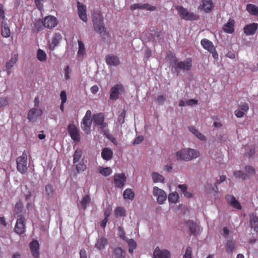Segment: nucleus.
Masks as SVG:
<instances>
[{"label": "nucleus", "mask_w": 258, "mask_h": 258, "mask_svg": "<svg viewBox=\"0 0 258 258\" xmlns=\"http://www.w3.org/2000/svg\"><path fill=\"white\" fill-rule=\"evenodd\" d=\"M245 169L246 172L250 175H253L255 173L254 169L250 166H246Z\"/></svg>", "instance_id": "53"}, {"label": "nucleus", "mask_w": 258, "mask_h": 258, "mask_svg": "<svg viewBox=\"0 0 258 258\" xmlns=\"http://www.w3.org/2000/svg\"><path fill=\"white\" fill-rule=\"evenodd\" d=\"M201 44L203 48L208 51L215 50V46L213 43L207 39H203L201 41Z\"/></svg>", "instance_id": "27"}, {"label": "nucleus", "mask_w": 258, "mask_h": 258, "mask_svg": "<svg viewBox=\"0 0 258 258\" xmlns=\"http://www.w3.org/2000/svg\"><path fill=\"white\" fill-rule=\"evenodd\" d=\"M91 91L93 94H95L98 91V87L97 85H94L91 88Z\"/></svg>", "instance_id": "64"}, {"label": "nucleus", "mask_w": 258, "mask_h": 258, "mask_svg": "<svg viewBox=\"0 0 258 258\" xmlns=\"http://www.w3.org/2000/svg\"><path fill=\"white\" fill-rule=\"evenodd\" d=\"M175 66L174 68V71L178 75L181 70L189 71L191 69L192 67V60L191 58H188L184 61L177 62V59L175 58Z\"/></svg>", "instance_id": "4"}, {"label": "nucleus", "mask_w": 258, "mask_h": 258, "mask_svg": "<svg viewBox=\"0 0 258 258\" xmlns=\"http://www.w3.org/2000/svg\"><path fill=\"white\" fill-rule=\"evenodd\" d=\"M225 199L227 203L232 207L238 210L241 209V206L240 204L236 200L234 196L230 195H226L225 196Z\"/></svg>", "instance_id": "19"}, {"label": "nucleus", "mask_w": 258, "mask_h": 258, "mask_svg": "<svg viewBox=\"0 0 258 258\" xmlns=\"http://www.w3.org/2000/svg\"><path fill=\"white\" fill-rule=\"evenodd\" d=\"M115 215L116 217L125 216V211L123 207H118L115 210Z\"/></svg>", "instance_id": "48"}, {"label": "nucleus", "mask_w": 258, "mask_h": 258, "mask_svg": "<svg viewBox=\"0 0 258 258\" xmlns=\"http://www.w3.org/2000/svg\"><path fill=\"white\" fill-rule=\"evenodd\" d=\"M246 10L250 15L258 17V8L254 5L248 4Z\"/></svg>", "instance_id": "33"}, {"label": "nucleus", "mask_w": 258, "mask_h": 258, "mask_svg": "<svg viewBox=\"0 0 258 258\" xmlns=\"http://www.w3.org/2000/svg\"><path fill=\"white\" fill-rule=\"evenodd\" d=\"M114 183L115 187L122 188L126 180V177L124 173H116L114 175Z\"/></svg>", "instance_id": "9"}, {"label": "nucleus", "mask_w": 258, "mask_h": 258, "mask_svg": "<svg viewBox=\"0 0 258 258\" xmlns=\"http://www.w3.org/2000/svg\"><path fill=\"white\" fill-rule=\"evenodd\" d=\"M178 198L179 196L176 192L171 193L168 196V201L170 203H176L177 202Z\"/></svg>", "instance_id": "47"}, {"label": "nucleus", "mask_w": 258, "mask_h": 258, "mask_svg": "<svg viewBox=\"0 0 258 258\" xmlns=\"http://www.w3.org/2000/svg\"><path fill=\"white\" fill-rule=\"evenodd\" d=\"M108 244L107 239L104 237H99L97 239L95 247L99 250L103 249Z\"/></svg>", "instance_id": "26"}, {"label": "nucleus", "mask_w": 258, "mask_h": 258, "mask_svg": "<svg viewBox=\"0 0 258 258\" xmlns=\"http://www.w3.org/2000/svg\"><path fill=\"white\" fill-rule=\"evenodd\" d=\"M99 172L104 176H107L112 173V170L110 167H99Z\"/></svg>", "instance_id": "43"}, {"label": "nucleus", "mask_w": 258, "mask_h": 258, "mask_svg": "<svg viewBox=\"0 0 258 258\" xmlns=\"http://www.w3.org/2000/svg\"><path fill=\"white\" fill-rule=\"evenodd\" d=\"M249 223L251 228H253L256 232H258V217L254 214L250 215Z\"/></svg>", "instance_id": "29"}, {"label": "nucleus", "mask_w": 258, "mask_h": 258, "mask_svg": "<svg viewBox=\"0 0 258 258\" xmlns=\"http://www.w3.org/2000/svg\"><path fill=\"white\" fill-rule=\"evenodd\" d=\"M130 9L132 11H134L136 9H146L150 11H154L156 10L155 6H151L148 4H136L131 6Z\"/></svg>", "instance_id": "14"}, {"label": "nucleus", "mask_w": 258, "mask_h": 258, "mask_svg": "<svg viewBox=\"0 0 258 258\" xmlns=\"http://www.w3.org/2000/svg\"><path fill=\"white\" fill-rule=\"evenodd\" d=\"M35 3L37 6V8L39 10H41L43 8V5L41 3V2L44 0H34Z\"/></svg>", "instance_id": "57"}, {"label": "nucleus", "mask_w": 258, "mask_h": 258, "mask_svg": "<svg viewBox=\"0 0 258 258\" xmlns=\"http://www.w3.org/2000/svg\"><path fill=\"white\" fill-rule=\"evenodd\" d=\"M233 174L235 177L241 178L243 180H245L246 178V175L240 170L234 171Z\"/></svg>", "instance_id": "49"}, {"label": "nucleus", "mask_w": 258, "mask_h": 258, "mask_svg": "<svg viewBox=\"0 0 258 258\" xmlns=\"http://www.w3.org/2000/svg\"><path fill=\"white\" fill-rule=\"evenodd\" d=\"M61 39V35L59 33H55L52 38L51 43L50 44V49L51 50H54Z\"/></svg>", "instance_id": "25"}, {"label": "nucleus", "mask_w": 258, "mask_h": 258, "mask_svg": "<svg viewBox=\"0 0 258 258\" xmlns=\"http://www.w3.org/2000/svg\"><path fill=\"white\" fill-rule=\"evenodd\" d=\"M69 67L67 66L64 69V76L66 80H68L70 78L69 76Z\"/></svg>", "instance_id": "61"}, {"label": "nucleus", "mask_w": 258, "mask_h": 258, "mask_svg": "<svg viewBox=\"0 0 258 258\" xmlns=\"http://www.w3.org/2000/svg\"><path fill=\"white\" fill-rule=\"evenodd\" d=\"M144 140V137L142 136H138L134 141V144H140Z\"/></svg>", "instance_id": "56"}, {"label": "nucleus", "mask_w": 258, "mask_h": 258, "mask_svg": "<svg viewBox=\"0 0 258 258\" xmlns=\"http://www.w3.org/2000/svg\"><path fill=\"white\" fill-rule=\"evenodd\" d=\"M42 23L45 27L51 29L57 25L58 21L55 17L48 16L44 19Z\"/></svg>", "instance_id": "11"}, {"label": "nucleus", "mask_w": 258, "mask_h": 258, "mask_svg": "<svg viewBox=\"0 0 258 258\" xmlns=\"http://www.w3.org/2000/svg\"><path fill=\"white\" fill-rule=\"evenodd\" d=\"M113 155V152L111 149L105 148L102 149L101 152V157L105 160H110Z\"/></svg>", "instance_id": "31"}, {"label": "nucleus", "mask_w": 258, "mask_h": 258, "mask_svg": "<svg viewBox=\"0 0 258 258\" xmlns=\"http://www.w3.org/2000/svg\"><path fill=\"white\" fill-rule=\"evenodd\" d=\"M31 252L34 258L39 257V244L36 240H33L30 243Z\"/></svg>", "instance_id": "15"}, {"label": "nucleus", "mask_w": 258, "mask_h": 258, "mask_svg": "<svg viewBox=\"0 0 258 258\" xmlns=\"http://www.w3.org/2000/svg\"><path fill=\"white\" fill-rule=\"evenodd\" d=\"M235 21L232 19H229L227 23H226L223 27V29L225 32L232 34L234 31Z\"/></svg>", "instance_id": "22"}, {"label": "nucleus", "mask_w": 258, "mask_h": 258, "mask_svg": "<svg viewBox=\"0 0 258 258\" xmlns=\"http://www.w3.org/2000/svg\"><path fill=\"white\" fill-rule=\"evenodd\" d=\"M91 202L90 196L88 195L84 196L81 201V205L84 210H85L87 205Z\"/></svg>", "instance_id": "39"}, {"label": "nucleus", "mask_w": 258, "mask_h": 258, "mask_svg": "<svg viewBox=\"0 0 258 258\" xmlns=\"http://www.w3.org/2000/svg\"><path fill=\"white\" fill-rule=\"evenodd\" d=\"M18 59V54H15L6 63V71L8 75L12 73V69L14 65L16 63Z\"/></svg>", "instance_id": "21"}, {"label": "nucleus", "mask_w": 258, "mask_h": 258, "mask_svg": "<svg viewBox=\"0 0 258 258\" xmlns=\"http://www.w3.org/2000/svg\"><path fill=\"white\" fill-rule=\"evenodd\" d=\"M92 22L94 30L99 34L105 35L106 29L103 23V17L100 11H96L92 14Z\"/></svg>", "instance_id": "1"}, {"label": "nucleus", "mask_w": 258, "mask_h": 258, "mask_svg": "<svg viewBox=\"0 0 258 258\" xmlns=\"http://www.w3.org/2000/svg\"><path fill=\"white\" fill-rule=\"evenodd\" d=\"M76 170L78 173L84 171L86 169V166L84 163L83 160L79 162L76 165Z\"/></svg>", "instance_id": "46"}, {"label": "nucleus", "mask_w": 258, "mask_h": 258, "mask_svg": "<svg viewBox=\"0 0 258 258\" xmlns=\"http://www.w3.org/2000/svg\"><path fill=\"white\" fill-rule=\"evenodd\" d=\"M186 224L188 227L191 234L196 235L198 233L200 228L196 223L192 221L188 220L186 222Z\"/></svg>", "instance_id": "24"}, {"label": "nucleus", "mask_w": 258, "mask_h": 258, "mask_svg": "<svg viewBox=\"0 0 258 258\" xmlns=\"http://www.w3.org/2000/svg\"><path fill=\"white\" fill-rule=\"evenodd\" d=\"M125 116V112L124 111L122 112L118 117V121L120 123L122 124L124 121V118Z\"/></svg>", "instance_id": "55"}, {"label": "nucleus", "mask_w": 258, "mask_h": 258, "mask_svg": "<svg viewBox=\"0 0 258 258\" xmlns=\"http://www.w3.org/2000/svg\"><path fill=\"white\" fill-rule=\"evenodd\" d=\"M1 28L2 36L5 38L9 37L11 35V31L8 23H3V24H1Z\"/></svg>", "instance_id": "28"}, {"label": "nucleus", "mask_w": 258, "mask_h": 258, "mask_svg": "<svg viewBox=\"0 0 258 258\" xmlns=\"http://www.w3.org/2000/svg\"><path fill=\"white\" fill-rule=\"evenodd\" d=\"M156 101L159 104H163L165 101V98L163 95L158 96L156 99Z\"/></svg>", "instance_id": "58"}, {"label": "nucleus", "mask_w": 258, "mask_h": 258, "mask_svg": "<svg viewBox=\"0 0 258 258\" xmlns=\"http://www.w3.org/2000/svg\"><path fill=\"white\" fill-rule=\"evenodd\" d=\"M239 107L240 109H237L234 112L235 115L238 118L242 117L249 110L248 105L246 103L240 104Z\"/></svg>", "instance_id": "20"}, {"label": "nucleus", "mask_w": 258, "mask_h": 258, "mask_svg": "<svg viewBox=\"0 0 258 258\" xmlns=\"http://www.w3.org/2000/svg\"><path fill=\"white\" fill-rule=\"evenodd\" d=\"M178 187L183 194L187 190V186L185 184H179Z\"/></svg>", "instance_id": "62"}, {"label": "nucleus", "mask_w": 258, "mask_h": 258, "mask_svg": "<svg viewBox=\"0 0 258 258\" xmlns=\"http://www.w3.org/2000/svg\"><path fill=\"white\" fill-rule=\"evenodd\" d=\"M202 6L206 12H209L212 9L213 3L212 0H202Z\"/></svg>", "instance_id": "34"}, {"label": "nucleus", "mask_w": 258, "mask_h": 258, "mask_svg": "<svg viewBox=\"0 0 258 258\" xmlns=\"http://www.w3.org/2000/svg\"><path fill=\"white\" fill-rule=\"evenodd\" d=\"M60 96L61 99V102H62V103H65L67 99L66 91H62L60 93Z\"/></svg>", "instance_id": "54"}, {"label": "nucleus", "mask_w": 258, "mask_h": 258, "mask_svg": "<svg viewBox=\"0 0 258 258\" xmlns=\"http://www.w3.org/2000/svg\"><path fill=\"white\" fill-rule=\"evenodd\" d=\"M171 254L169 251L166 249H160L156 247L153 252V258H170Z\"/></svg>", "instance_id": "10"}, {"label": "nucleus", "mask_w": 258, "mask_h": 258, "mask_svg": "<svg viewBox=\"0 0 258 258\" xmlns=\"http://www.w3.org/2000/svg\"><path fill=\"white\" fill-rule=\"evenodd\" d=\"M79 50L78 51V55L79 56H83L85 53V48L83 42L81 40H78Z\"/></svg>", "instance_id": "44"}, {"label": "nucleus", "mask_w": 258, "mask_h": 258, "mask_svg": "<svg viewBox=\"0 0 258 258\" xmlns=\"http://www.w3.org/2000/svg\"><path fill=\"white\" fill-rule=\"evenodd\" d=\"M43 113V111L40 109H37L35 108L30 109L28 113V119L31 121H35L39 116H40Z\"/></svg>", "instance_id": "16"}, {"label": "nucleus", "mask_w": 258, "mask_h": 258, "mask_svg": "<svg viewBox=\"0 0 258 258\" xmlns=\"http://www.w3.org/2000/svg\"><path fill=\"white\" fill-rule=\"evenodd\" d=\"M152 176L153 181L155 183L158 182H163L164 180V177L157 172H153Z\"/></svg>", "instance_id": "41"}, {"label": "nucleus", "mask_w": 258, "mask_h": 258, "mask_svg": "<svg viewBox=\"0 0 258 258\" xmlns=\"http://www.w3.org/2000/svg\"><path fill=\"white\" fill-rule=\"evenodd\" d=\"M235 248V242L232 240H229L227 242L226 246V251L230 253H232Z\"/></svg>", "instance_id": "40"}, {"label": "nucleus", "mask_w": 258, "mask_h": 258, "mask_svg": "<svg viewBox=\"0 0 258 258\" xmlns=\"http://www.w3.org/2000/svg\"><path fill=\"white\" fill-rule=\"evenodd\" d=\"M192 249L190 246L186 248L185 253L184 255V258H192Z\"/></svg>", "instance_id": "50"}, {"label": "nucleus", "mask_w": 258, "mask_h": 258, "mask_svg": "<svg viewBox=\"0 0 258 258\" xmlns=\"http://www.w3.org/2000/svg\"><path fill=\"white\" fill-rule=\"evenodd\" d=\"M8 105V101L6 97L0 98V108Z\"/></svg>", "instance_id": "52"}, {"label": "nucleus", "mask_w": 258, "mask_h": 258, "mask_svg": "<svg viewBox=\"0 0 258 258\" xmlns=\"http://www.w3.org/2000/svg\"><path fill=\"white\" fill-rule=\"evenodd\" d=\"M123 197L125 199L133 201L135 197L134 192L130 188L126 189L123 192Z\"/></svg>", "instance_id": "37"}, {"label": "nucleus", "mask_w": 258, "mask_h": 258, "mask_svg": "<svg viewBox=\"0 0 258 258\" xmlns=\"http://www.w3.org/2000/svg\"><path fill=\"white\" fill-rule=\"evenodd\" d=\"M91 116H92V112L90 110H88L86 111V114L83 117L85 119H91Z\"/></svg>", "instance_id": "63"}, {"label": "nucleus", "mask_w": 258, "mask_h": 258, "mask_svg": "<svg viewBox=\"0 0 258 258\" xmlns=\"http://www.w3.org/2000/svg\"><path fill=\"white\" fill-rule=\"evenodd\" d=\"M83 152L82 150L80 148H78L74 153V159H73V163L76 164L78 163L82 156Z\"/></svg>", "instance_id": "38"}, {"label": "nucleus", "mask_w": 258, "mask_h": 258, "mask_svg": "<svg viewBox=\"0 0 258 258\" xmlns=\"http://www.w3.org/2000/svg\"><path fill=\"white\" fill-rule=\"evenodd\" d=\"M106 62L109 65L117 66L120 62L118 58L114 55H109L106 56Z\"/></svg>", "instance_id": "30"}, {"label": "nucleus", "mask_w": 258, "mask_h": 258, "mask_svg": "<svg viewBox=\"0 0 258 258\" xmlns=\"http://www.w3.org/2000/svg\"><path fill=\"white\" fill-rule=\"evenodd\" d=\"M126 241L129 246L128 252L132 254L134 250L137 247L136 242L133 239H128Z\"/></svg>", "instance_id": "42"}, {"label": "nucleus", "mask_w": 258, "mask_h": 258, "mask_svg": "<svg viewBox=\"0 0 258 258\" xmlns=\"http://www.w3.org/2000/svg\"><path fill=\"white\" fill-rule=\"evenodd\" d=\"M80 258H87L86 251L84 249H81L80 251Z\"/></svg>", "instance_id": "60"}, {"label": "nucleus", "mask_w": 258, "mask_h": 258, "mask_svg": "<svg viewBox=\"0 0 258 258\" xmlns=\"http://www.w3.org/2000/svg\"><path fill=\"white\" fill-rule=\"evenodd\" d=\"M124 92L123 86L121 84H117L112 87L110 90L109 99L111 100H116L119 95Z\"/></svg>", "instance_id": "6"}, {"label": "nucleus", "mask_w": 258, "mask_h": 258, "mask_svg": "<svg viewBox=\"0 0 258 258\" xmlns=\"http://www.w3.org/2000/svg\"><path fill=\"white\" fill-rule=\"evenodd\" d=\"M153 194L154 197L157 198V202L159 204H162L166 200L167 195L166 192L157 186L153 187Z\"/></svg>", "instance_id": "7"}, {"label": "nucleus", "mask_w": 258, "mask_h": 258, "mask_svg": "<svg viewBox=\"0 0 258 258\" xmlns=\"http://www.w3.org/2000/svg\"><path fill=\"white\" fill-rule=\"evenodd\" d=\"M114 258H124L125 251L120 247H116L114 249Z\"/></svg>", "instance_id": "36"}, {"label": "nucleus", "mask_w": 258, "mask_h": 258, "mask_svg": "<svg viewBox=\"0 0 258 258\" xmlns=\"http://www.w3.org/2000/svg\"><path fill=\"white\" fill-rule=\"evenodd\" d=\"M25 230V218L21 216L17 220L15 227V231L19 234H22L24 233Z\"/></svg>", "instance_id": "12"}, {"label": "nucleus", "mask_w": 258, "mask_h": 258, "mask_svg": "<svg viewBox=\"0 0 258 258\" xmlns=\"http://www.w3.org/2000/svg\"><path fill=\"white\" fill-rule=\"evenodd\" d=\"M77 7L78 11V15L80 18L84 22H86L87 21V17L86 14V6L80 3L79 2H78Z\"/></svg>", "instance_id": "18"}, {"label": "nucleus", "mask_w": 258, "mask_h": 258, "mask_svg": "<svg viewBox=\"0 0 258 258\" xmlns=\"http://www.w3.org/2000/svg\"><path fill=\"white\" fill-rule=\"evenodd\" d=\"M68 132L73 141L80 142V136L79 132L75 124H70L68 127Z\"/></svg>", "instance_id": "8"}, {"label": "nucleus", "mask_w": 258, "mask_h": 258, "mask_svg": "<svg viewBox=\"0 0 258 258\" xmlns=\"http://www.w3.org/2000/svg\"><path fill=\"white\" fill-rule=\"evenodd\" d=\"M104 115L102 113H99L93 115V121L95 124L99 125L103 130L106 126V123L104 122Z\"/></svg>", "instance_id": "13"}, {"label": "nucleus", "mask_w": 258, "mask_h": 258, "mask_svg": "<svg viewBox=\"0 0 258 258\" xmlns=\"http://www.w3.org/2000/svg\"><path fill=\"white\" fill-rule=\"evenodd\" d=\"M226 179V176L224 175L221 176L220 177V179L216 181L215 183V185L217 188V185L221 183L222 182H223Z\"/></svg>", "instance_id": "59"}, {"label": "nucleus", "mask_w": 258, "mask_h": 258, "mask_svg": "<svg viewBox=\"0 0 258 258\" xmlns=\"http://www.w3.org/2000/svg\"><path fill=\"white\" fill-rule=\"evenodd\" d=\"M28 152L24 151L22 155L16 159L17 169L21 174H24L27 171Z\"/></svg>", "instance_id": "3"}, {"label": "nucleus", "mask_w": 258, "mask_h": 258, "mask_svg": "<svg viewBox=\"0 0 258 258\" xmlns=\"http://www.w3.org/2000/svg\"><path fill=\"white\" fill-rule=\"evenodd\" d=\"M54 193L53 186L51 184H47L45 187V194L48 198H52Z\"/></svg>", "instance_id": "35"}, {"label": "nucleus", "mask_w": 258, "mask_h": 258, "mask_svg": "<svg viewBox=\"0 0 258 258\" xmlns=\"http://www.w3.org/2000/svg\"><path fill=\"white\" fill-rule=\"evenodd\" d=\"M176 9L181 19L187 21L196 20L199 19V16L197 15L194 13L189 12L182 6H176Z\"/></svg>", "instance_id": "5"}, {"label": "nucleus", "mask_w": 258, "mask_h": 258, "mask_svg": "<svg viewBox=\"0 0 258 258\" xmlns=\"http://www.w3.org/2000/svg\"><path fill=\"white\" fill-rule=\"evenodd\" d=\"M189 131L195 135V136L199 139H200L201 141H205L206 138L198 130L196 129V128L194 126H190L189 127Z\"/></svg>", "instance_id": "32"}, {"label": "nucleus", "mask_w": 258, "mask_h": 258, "mask_svg": "<svg viewBox=\"0 0 258 258\" xmlns=\"http://www.w3.org/2000/svg\"><path fill=\"white\" fill-rule=\"evenodd\" d=\"M111 211H112V208H111V206H108L105 209V210L104 211V217L108 219V217H109V216L111 214Z\"/></svg>", "instance_id": "51"}, {"label": "nucleus", "mask_w": 258, "mask_h": 258, "mask_svg": "<svg viewBox=\"0 0 258 258\" xmlns=\"http://www.w3.org/2000/svg\"><path fill=\"white\" fill-rule=\"evenodd\" d=\"M258 28V24L252 23L245 26L243 28L244 33L246 35H252L255 34Z\"/></svg>", "instance_id": "17"}, {"label": "nucleus", "mask_w": 258, "mask_h": 258, "mask_svg": "<svg viewBox=\"0 0 258 258\" xmlns=\"http://www.w3.org/2000/svg\"><path fill=\"white\" fill-rule=\"evenodd\" d=\"M92 123V120L83 118L81 122V128L86 134L90 133L91 125Z\"/></svg>", "instance_id": "23"}, {"label": "nucleus", "mask_w": 258, "mask_h": 258, "mask_svg": "<svg viewBox=\"0 0 258 258\" xmlns=\"http://www.w3.org/2000/svg\"><path fill=\"white\" fill-rule=\"evenodd\" d=\"M37 57L39 60L44 61L46 59V54L43 50L39 49L37 50Z\"/></svg>", "instance_id": "45"}, {"label": "nucleus", "mask_w": 258, "mask_h": 258, "mask_svg": "<svg viewBox=\"0 0 258 258\" xmlns=\"http://www.w3.org/2000/svg\"><path fill=\"white\" fill-rule=\"evenodd\" d=\"M176 156L178 160L187 162L198 158L200 156V153L193 149L183 148L177 151Z\"/></svg>", "instance_id": "2"}]
</instances>
